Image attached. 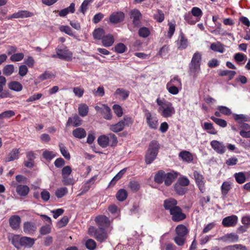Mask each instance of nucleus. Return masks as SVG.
Returning <instances> with one entry per match:
<instances>
[{
	"label": "nucleus",
	"mask_w": 250,
	"mask_h": 250,
	"mask_svg": "<svg viewBox=\"0 0 250 250\" xmlns=\"http://www.w3.org/2000/svg\"><path fill=\"white\" fill-rule=\"evenodd\" d=\"M177 201L174 199H170L165 200L164 202V207L166 209L169 210L170 212L172 209L177 207Z\"/></svg>",
	"instance_id": "c85d7f7f"
},
{
	"label": "nucleus",
	"mask_w": 250,
	"mask_h": 250,
	"mask_svg": "<svg viewBox=\"0 0 250 250\" xmlns=\"http://www.w3.org/2000/svg\"><path fill=\"white\" fill-rule=\"evenodd\" d=\"M167 89L171 94L176 95L177 94L180 90L181 89V87H177L174 85H170L169 84H167L166 85Z\"/></svg>",
	"instance_id": "49530a36"
},
{
	"label": "nucleus",
	"mask_w": 250,
	"mask_h": 250,
	"mask_svg": "<svg viewBox=\"0 0 250 250\" xmlns=\"http://www.w3.org/2000/svg\"><path fill=\"white\" fill-rule=\"evenodd\" d=\"M156 103L159 106L158 112L164 118L172 117L175 113V110L173 104L170 102L164 99L158 98Z\"/></svg>",
	"instance_id": "f257e3e1"
},
{
	"label": "nucleus",
	"mask_w": 250,
	"mask_h": 250,
	"mask_svg": "<svg viewBox=\"0 0 250 250\" xmlns=\"http://www.w3.org/2000/svg\"><path fill=\"white\" fill-rule=\"evenodd\" d=\"M89 108L85 104H81L79 105L78 108L79 113L80 116L84 117L87 115Z\"/></svg>",
	"instance_id": "4c0bfd02"
},
{
	"label": "nucleus",
	"mask_w": 250,
	"mask_h": 250,
	"mask_svg": "<svg viewBox=\"0 0 250 250\" xmlns=\"http://www.w3.org/2000/svg\"><path fill=\"white\" fill-rule=\"evenodd\" d=\"M114 38L112 35L108 34L102 38V44L105 47H109L112 45L114 42Z\"/></svg>",
	"instance_id": "4be33fe9"
},
{
	"label": "nucleus",
	"mask_w": 250,
	"mask_h": 250,
	"mask_svg": "<svg viewBox=\"0 0 250 250\" xmlns=\"http://www.w3.org/2000/svg\"><path fill=\"white\" fill-rule=\"evenodd\" d=\"M56 53L57 56L61 59L66 61H70L72 59V53L65 47L57 49Z\"/></svg>",
	"instance_id": "6e6552de"
},
{
	"label": "nucleus",
	"mask_w": 250,
	"mask_h": 250,
	"mask_svg": "<svg viewBox=\"0 0 250 250\" xmlns=\"http://www.w3.org/2000/svg\"><path fill=\"white\" fill-rule=\"evenodd\" d=\"M9 239L17 249H20L21 237H20L19 235H11L9 236Z\"/></svg>",
	"instance_id": "2f4dec72"
},
{
	"label": "nucleus",
	"mask_w": 250,
	"mask_h": 250,
	"mask_svg": "<svg viewBox=\"0 0 250 250\" xmlns=\"http://www.w3.org/2000/svg\"><path fill=\"white\" fill-rule=\"evenodd\" d=\"M129 188L133 191H137L140 188V184L135 181H130L128 185Z\"/></svg>",
	"instance_id": "bf43d9fd"
},
{
	"label": "nucleus",
	"mask_w": 250,
	"mask_h": 250,
	"mask_svg": "<svg viewBox=\"0 0 250 250\" xmlns=\"http://www.w3.org/2000/svg\"><path fill=\"white\" fill-rule=\"evenodd\" d=\"M16 190L20 196L26 197L28 194L30 189L26 185H18L16 186Z\"/></svg>",
	"instance_id": "f3484780"
},
{
	"label": "nucleus",
	"mask_w": 250,
	"mask_h": 250,
	"mask_svg": "<svg viewBox=\"0 0 250 250\" xmlns=\"http://www.w3.org/2000/svg\"><path fill=\"white\" fill-rule=\"evenodd\" d=\"M35 243V240L28 237H21V247L23 246L27 248L31 247Z\"/></svg>",
	"instance_id": "bb28decb"
},
{
	"label": "nucleus",
	"mask_w": 250,
	"mask_h": 250,
	"mask_svg": "<svg viewBox=\"0 0 250 250\" xmlns=\"http://www.w3.org/2000/svg\"><path fill=\"white\" fill-rule=\"evenodd\" d=\"M176 234L179 236H185L188 233V229L183 225H178L175 229Z\"/></svg>",
	"instance_id": "c9c22d12"
},
{
	"label": "nucleus",
	"mask_w": 250,
	"mask_h": 250,
	"mask_svg": "<svg viewBox=\"0 0 250 250\" xmlns=\"http://www.w3.org/2000/svg\"><path fill=\"white\" fill-rule=\"evenodd\" d=\"M159 148L157 141H152L150 143L145 156V161L147 164H151L156 159Z\"/></svg>",
	"instance_id": "7ed1b4c3"
},
{
	"label": "nucleus",
	"mask_w": 250,
	"mask_h": 250,
	"mask_svg": "<svg viewBox=\"0 0 250 250\" xmlns=\"http://www.w3.org/2000/svg\"><path fill=\"white\" fill-rule=\"evenodd\" d=\"M201 62L202 54L197 51L193 54L189 64V74L194 78H196L201 73Z\"/></svg>",
	"instance_id": "f03ea898"
},
{
	"label": "nucleus",
	"mask_w": 250,
	"mask_h": 250,
	"mask_svg": "<svg viewBox=\"0 0 250 250\" xmlns=\"http://www.w3.org/2000/svg\"><path fill=\"white\" fill-rule=\"evenodd\" d=\"M8 87L12 90L19 92L22 89V84L19 82L12 81L9 83Z\"/></svg>",
	"instance_id": "473e14b6"
},
{
	"label": "nucleus",
	"mask_w": 250,
	"mask_h": 250,
	"mask_svg": "<svg viewBox=\"0 0 250 250\" xmlns=\"http://www.w3.org/2000/svg\"><path fill=\"white\" fill-rule=\"evenodd\" d=\"M132 123L133 120L131 118L125 116L123 120L120 121L117 124L110 125L109 128L111 131L117 133L122 131L125 126H130Z\"/></svg>",
	"instance_id": "39448f33"
},
{
	"label": "nucleus",
	"mask_w": 250,
	"mask_h": 250,
	"mask_svg": "<svg viewBox=\"0 0 250 250\" xmlns=\"http://www.w3.org/2000/svg\"><path fill=\"white\" fill-rule=\"evenodd\" d=\"M9 225L13 229L17 230L19 229L21 223V219L18 215H12L9 219Z\"/></svg>",
	"instance_id": "4468645a"
},
{
	"label": "nucleus",
	"mask_w": 250,
	"mask_h": 250,
	"mask_svg": "<svg viewBox=\"0 0 250 250\" xmlns=\"http://www.w3.org/2000/svg\"><path fill=\"white\" fill-rule=\"evenodd\" d=\"M115 114L118 117H121L123 114V109L119 104H114L112 107Z\"/></svg>",
	"instance_id": "338daca9"
},
{
	"label": "nucleus",
	"mask_w": 250,
	"mask_h": 250,
	"mask_svg": "<svg viewBox=\"0 0 250 250\" xmlns=\"http://www.w3.org/2000/svg\"><path fill=\"white\" fill-rule=\"evenodd\" d=\"M14 72V66L13 64H8L3 69V74L6 76H10Z\"/></svg>",
	"instance_id": "a18cd8bd"
},
{
	"label": "nucleus",
	"mask_w": 250,
	"mask_h": 250,
	"mask_svg": "<svg viewBox=\"0 0 250 250\" xmlns=\"http://www.w3.org/2000/svg\"><path fill=\"white\" fill-rule=\"evenodd\" d=\"M129 92L123 88H118L114 93L116 98L125 100L128 97Z\"/></svg>",
	"instance_id": "412c9836"
},
{
	"label": "nucleus",
	"mask_w": 250,
	"mask_h": 250,
	"mask_svg": "<svg viewBox=\"0 0 250 250\" xmlns=\"http://www.w3.org/2000/svg\"><path fill=\"white\" fill-rule=\"evenodd\" d=\"M179 157H180L184 162L190 163L193 160V156L192 154L187 150H183L179 154Z\"/></svg>",
	"instance_id": "5701e85b"
},
{
	"label": "nucleus",
	"mask_w": 250,
	"mask_h": 250,
	"mask_svg": "<svg viewBox=\"0 0 250 250\" xmlns=\"http://www.w3.org/2000/svg\"><path fill=\"white\" fill-rule=\"evenodd\" d=\"M167 84H169L170 85L171 84V85L182 88L181 81L178 76H174L171 77L170 80L167 83Z\"/></svg>",
	"instance_id": "58836bf2"
},
{
	"label": "nucleus",
	"mask_w": 250,
	"mask_h": 250,
	"mask_svg": "<svg viewBox=\"0 0 250 250\" xmlns=\"http://www.w3.org/2000/svg\"><path fill=\"white\" fill-rule=\"evenodd\" d=\"M178 173L174 171L166 173L164 181L165 185L167 186L170 185L173 180L178 177Z\"/></svg>",
	"instance_id": "aec40b11"
},
{
	"label": "nucleus",
	"mask_w": 250,
	"mask_h": 250,
	"mask_svg": "<svg viewBox=\"0 0 250 250\" xmlns=\"http://www.w3.org/2000/svg\"><path fill=\"white\" fill-rule=\"evenodd\" d=\"M72 135L76 138L82 139L86 137V132L84 128L78 127L73 130Z\"/></svg>",
	"instance_id": "393cba45"
},
{
	"label": "nucleus",
	"mask_w": 250,
	"mask_h": 250,
	"mask_svg": "<svg viewBox=\"0 0 250 250\" xmlns=\"http://www.w3.org/2000/svg\"><path fill=\"white\" fill-rule=\"evenodd\" d=\"M88 233L100 242L104 241L108 237L107 234L104 229L99 228L98 229L93 226H90L89 228Z\"/></svg>",
	"instance_id": "20e7f679"
},
{
	"label": "nucleus",
	"mask_w": 250,
	"mask_h": 250,
	"mask_svg": "<svg viewBox=\"0 0 250 250\" xmlns=\"http://www.w3.org/2000/svg\"><path fill=\"white\" fill-rule=\"evenodd\" d=\"M145 117L149 128L151 129H157L159 125V122L156 114L151 113L148 110H146Z\"/></svg>",
	"instance_id": "423d86ee"
},
{
	"label": "nucleus",
	"mask_w": 250,
	"mask_h": 250,
	"mask_svg": "<svg viewBox=\"0 0 250 250\" xmlns=\"http://www.w3.org/2000/svg\"><path fill=\"white\" fill-rule=\"evenodd\" d=\"M95 221L99 226V228H107L110 226L111 222L109 219L104 215H99L95 218Z\"/></svg>",
	"instance_id": "1a4fd4ad"
},
{
	"label": "nucleus",
	"mask_w": 250,
	"mask_h": 250,
	"mask_svg": "<svg viewBox=\"0 0 250 250\" xmlns=\"http://www.w3.org/2000/svg\"><path fill=\"white\" fill-rule=\"evenodd\" d=\"M126 49V46L123 43H119L114 47V51L120 54L125 52Z\"/></svg>",
	"instance_id": "864d4df0"
},
{
	"label": "nucleus",
	"mask_w": 250,
	"mask_h": 250,
	"mask_svg": "<svg viewBox=\"0 0 250 250\" xmlns=\"http://www.w3.org/2000/svg\"><path fill=\"white\" fill-rule=\"evenodd\" d=\"M42 156L45 159L50 161L54 158L56 155L54 152L46 150L43 152Z\"/></svg>",
	"instance_id": "0e129e2a"
},
{
	"label": "nucleus",
	"mask_w": 250,
	"mask_h": 250,
	"mask_svg": "<svg viewBox=\"0 0 250 250\" xmlns=\"http://www.w3.org/2000/svg\"><path fill=\"white\" fill-rule=\"evenodd\" d=\"M130 17L132 19L133 23L135 26H138L140 19L142 18V14L140 12L136 9H134L132 10L130 13Z\"/></svg>",
	"instance_id": "2eb2a0df"
},
{
	"label": "nucleus",
	"mask_w": 250,
	"mask_h": 250,
	"mask_svg": "<svg viewBox=\"0 0 250 250\" xmlns=\"http://www.w3.org/2000/svg\"><path fill=\"white\" fill-rule=\"evenodd\" d=\"M211 119L216 124L219 125V126L225 127L227 126V122L221 119L216 118L214 116H212L210 117Z\"/></svg>",
	"instance_id": "69168bd1"
},
{
	"label": "nucleus",
	"mask_w": 250,
	"mask_h": 250,
	"mask_svg": "<svg viewBox=\"0 0 250 250\" xmlns=\"http://www.w3.org/2000/svg\"><path fill=\"white\" fill-rule=\"evenodd\" d=\"M138 34L141 37L146 38L149 35L150 31L148 28L143 27L139 29Z\"/></svg>",
	"instance_id": "6e6d98bb"
},
{
	"label": "nucleus",
	"mask_w": 250,
	"mask_h": 250,
	"mask_svg": "<svg viewBox=\"0 0 250 250\" xmlns=\"http://www.w3.org/2000/svg\"><path fill=\"white\" fill-rule=\"evenodd\" d=\"M104 108L103 112L102 114H103L104 118L106 120H111L112 118V114L110 108L108 106Z\"/></svg>",
	"instance_id": "09e8293b"
},
{
	"label": "nucleus",
	"mask_w": 250,
	"mask_h": 250,
	"mask_svg": "<svg viewBox=\"0 0 250 250\" xmlns=\"http://www.w3.org/2000/svg\"><path fill=\"white\" fill-rule=\"evenodd\" d=\"M73 91L76 97H82L84 93V89L81 86L75 87L73 89Z\"/></svg>",
	"instance_id": "680f3d73"
},
{
	"label": "nucleus",
	"mask_w": 250,
	"mask_h": 250,
	"mask_svg": "<svg viewBox=\"0 0 250 250\" xmlns=\"http://www.w3.org/2000/svg\"><path fill=\"white\" fill-rule=\"evenodd\" d=\"M62 179V183L64 185H73L75 184V181L73 178L69 177V176H63Z\"/></svg>",
	"instance_id": "e2e57ef3"
},
{
	"label": "nucleus",
	"mask_w": 250,
	"mask_h": 250,
	"mask_svg": "<svg viewBox=\"0 0 250 250\" xmlns=\"http://www.w3.org/2000/svg\"><path fill=\"white\" fill-rule=\"evenodd\" d=\"M234 119L239 124L244 122H250V117L245 114H233Z\"/></svg>",
	"instance_id": "c756f323"
},
{
	"label": "nucleus",
	"mask_w": 250,
	"mask_h": 250,
	"mask_svg": "<svg viewBox=\"0 0 250 250\" xmlns=\"http://www.w3.org/2000/svg\"><path fill=\"white\" fill-rule=\"evenodd\" d=\"M124 17L125 16L123 12H114L110 15L109 20L111 23H116L123 21Z\"/></svg>",
	"instance_id": "6ab92c4d"
},
{
	"label": "nucleus",
	"mask_w": 250,
	"mask_h": 250,
	"mask_svg": "<svg viewBox=\"0 0 250 250\" xmlns=\"http://www.w3.org/2000/svg\"><path fill=\"white\" fill-rule=\"evenodd\" d=\"M82 120L77 116L75 115L72 117H69L66 123V126L72 125L74 126H78L82 124Z\"/></svg>",
	"instance_id": "a878e982"
},
{
	"label": "nucleus",
	"mask_w": 250,
	"mask_h": 250,
	"mask_svg": "<svg viewBox=\"0 0 250 250\" xmlns=\"http://www.w3.org/2000/svg\"><path fill=\"white\" fill-rule=\"evenodd\" d=\"M96 246V243L92 239H89L85 242V246L88 250H94L95 249Z\"/></svg>",
	"instance_id": "13d9d810"
},
{
	"label": "nucleus",
	"mask_w": 250,
	"mask_h": 250,
	"mask_svg": "<svg viewBox=\"0 0 250 250\" xmlns=\"http://www.w3.org/2000/svg\"><path fill=\"white\" fill-rule=\"evenodd\" d=\"M226 250H247L246 246L241 244L230 245L225 247Z\"/></svg>",
	"instance_id": "de8ad7c7"
},
{
	"label": "nucleus",
	"mask_w": 250,
	"mask_h": 250,
	"mask_svg": "<svg viewBox=\"0 0 250 250\" xmlns=\"http://www.w3.org/2000/svg\"><path fill=\"white\" fill-rule=\"evenodd\" d=\"M35 225L29 222H25L23 224V231L26 233H31L36 230Z\"/></svg>",
	"instance_id": "72a5a7b5"
},
{
	"label": "nucleus",
	"mask_w": 250,
	"mask_h": 250,
	"mask_svg": "<svg viewBox=\"0 0 250 250\" xmlns=\"http://www.w3.org/2000/svg\"><path fill=\"white\" fill-rule=\"evenodd\" d=\"M191 14L195 17L197 21H198L203 15L202 10L198 7H194L191 9Z\"/></svg>",
	"instance_id": "79ce46f5"
},
{
	"label": "nucleus",
	"mask_w": 250,
	"mask_h": 250,
	"mask_svg": "<svg viewBox=\"0 0 250 250\" xmlns=\"http://www.w3.org/2000/svg\"><path fill=\"white\" fill-rule=\"evenodd\" d=\"M237 222V216L232 215L225 217L222 220V224L225 227H230L235 226Z\"/></svg>",
	"instance_id": "f8f14e48"
},
{
	"label": "nucleus",
	"mask_w": 250,
	"mask_h": 250,
	"mask_svg": "<svg viewBox=\"0 0 250 250\" xmlns=\"http://www.w3.org/2000/svg\"><path fill=\"white\" fill-rule=\"evenodd\" d=\"M211 147L218 153L224 154L226 150V146L223 142L213 140L210 142Z\"/></svg>",
	"instance_id": "9b49d317"
},
{
	"label": "nucleus",
	"mask_w": 250,
	"mask_h": 250,
	"mask_svg": "<svg viewBox=\"0 0 250 250\" xmlns=\"http://www.w3.org/2000/svg\"><path fill=\"white\" fill-rule=\"evenodd\" d=\"M98 143L99 145L103 147H105L109 144V137L108 135H102L100 136L98 139Z\"/></svg>",
	"instance_id": "f704fd0d"
},
{
	"label": "nucleus",
	"mask_w": 250,
	"mask_h": 250,
	"mask_svg": "<svg viewBox=\"0 0 250 250\" xmlns=\"http://www.w3.org/2000/svg\"><path fill=\"white\" fill-rule=\"evenodd\" d=\"M172 220L175 222H179L186 218V215L182 212L181 208L179 207H175L170 212Z\"/></svg>",
	"instance_id": "0eeeda50"
},
{
	"label": "nucleus",
	"mask_w": 250,
	"mask_h": 250,
	"mask_svg": "<svg viewBox=\"0 0 250 250\" xmlns=\"http://www.w3.org/2000/svg\"><path fill=\"white\" fill-rule=\"evenodd\" d=\"M97 176L95 175L88 180L82 187V192H86L87 191L92 185L94 184L95 181L97 179Z\"/></svg>",
	"instance_id": "7c9ffc66"
},
{
	"label": "nucleus",
	"mask_w": 250,
	"mask_h": 250,
	"mask_svg": "<svg viewBox=\"0 0 250 250\" xmlns=\"http://www.w3.org/2000/svg\"><path fill=\"white\" fill-rule=\"evenodd\" d=\"M93 0H84L83 2L82 3L80 8V11L83 14H84L85 12L86 11L88 6L89 4L92 2Z\"/></svg>",
	"instance_id": "052dcab7"
},
{
	"label": "nucleus",
	"mask_w": 250,
	"mask_h": 250,
	"mask_svg": "<svg viewBox=\"0 0 250 250\" xmlns=\"http://www.w3.org/2000/svg\"><path fill=\"white\" fill-rule=\"evenodd\" d=\"M178 48L180 50L186 49L188 46V40L183 33H181L177 41Z\"/></svg>",
	"instance_id": "a211bd4d"
},
{
	"label": "nucleus",
	"mask_w": 250,
	"mask_h": 250,
	"mask_svg": "<svg viewBox=\"0 0 250 250\" xmlns=\"http://www.w3.org/2000/svg\"><path fill=\"white\" fill-rule=\"evenodd\" d=\"M104 34V30L102 28H99L94 31L93 35L95 39L102 40V38L105 35Z\"/></svg>",
	"instance_id": "c03bdc74"
},
{
	"label": "nucleus",
	"mask_w": 250,
	"mask_h": 250,
	"mask_svg": "<svg viewBox=\"0 0 250 250\" xmlns=\"http://www.w3.org/2000/svg\"><path fill=\"white\" fill-rule=\"evenodd\" d=\"M239 239L238 235L234 233H230L226 234L223 236L218 238L219 240H221L223 242H229L231 243L236 242Z\"/></svg>",
	"instance_id": "dca6fc26"
},
{
	"label": "nucleus",
	"mask_w": 250,
	"mask_h": 250,
	"mask_svg": "<svg viewBox=\"0 0 250 250\" xmlns=\"http://www.w3.org/2000/svg\"><path fill=\"white\" fill-rule=\"evenodd\" d=\"M19 153L20 149L14 148L12 149L8 156L5 158V161L8 162L19 159Z\"/></svg>",
	"instance_id": "b1692460"
},
{
	"label": "nucleus",
	"mask_w": 250,
	"mask_h": 250,
	"mask_svg": "<svg viewBox=\"0 0 250 250\" xmlns=\"http://www.w3.org/2000/svg\"><path fill=\"white\" fill-rule=\"evenodd\" d=\"M234 176L236 182L240 184H243L246 180V175L242 172L235 173Z\"/></svg>",
	"instance_id": "ea45409f"
},
{
	"label": "nucleus",
	"mask_w": 250,
	"mask_h": 250,
	"mask_svg": "<svg viewBox=\"0 0 250 250\" xmlns=\"http://www.w3.org/2000/svg\"><path fill=\"white\" fill-rule=\"evenodd\" d=\"M116 198L119 201L125 200L127 197V192L125 189H120L116 193Z\"/></svg>",
	"instance_id": "e433bc0d"
},
{
	"label": "nucleus",
	"mask_w": 250,
	"mask_h": 250,
	"mask_svg": "<svg viewBox=\"0 0 250 250\" xmlns=\"http://www.w3.org/2000/svg\"><path fill=\"white\" fill-rule=\"evenodd\" d=\"M236 74V72L231 70H222L219 72V75L221 76H227L229 78V80L232 79L234 75Z\"/></svg>",
	"instance_id": "8fccbe9b"
},
{
	"label": "nucleus",
	"mask_w": 250,
	"mask_h": 250,
	"mask_svg": "<svg viewBox=\"0 0 250 250\" xmlns=\"http://www.w3.org/2000/svg\"><path fill=\"white\" fill-rule=\"evenodd\" d=\"M67 192V188L65 187H62L58 188L56 190L55 192V195L58 198H60L64 196L65 194H66Z\"/></svg>",
	"instance_id": "603ef678"
},
{
	"label": "nucleus",
	"mask_w": 250,
	"mask_h": 250,
	"mask_svg": "<svg viewBox=\"0 0 250 250\" xmlns=\"http://www.w3.org/2000/svg\"><path fill=\"white\" fill-rule=\"evenodd\" d=\"M154 18L159 22H162L164 20V13L160 10H157L154 14Z\"/></svg>",
	"instance_id": "774afa93"
},
{
	"label": "nucleus",
	"mask_w": 250,
	"mask_h": 250,
	"mask_svg": "<svg viewBox=\"0 0 250 250\" xmlns=\"http://www.w3.org/2000/svg\"><path fill=\"white\" fill-rule=\"evenodd\" d=\"M33 13L30 12L27 10H20L17 12L14 13L12 15L8 17V19L26 18L33 16Z\"/></svg>",
	"instance_id": "ddd939ff"
},
{
	"label": "nucleus",
	"mask_w": 250,
	"mask_h": 250,
	"mask_svg": "<svg viewBox=\"0 0 250 250\" xmlns=\"http://www.w3.org/2000/svg\"><path fill=\"white\" fill-rule=\"evenodd\" d=\"M193 176L199 190L201 192L204 193L206 190V188L205 186V180L203 175L198 171H195L193 173Z\"/></svg>",
	"instance_id": "9d476101"
},
{
	"label": "nucleus",
	"mask_w": 250,
	"mask_h": 250,
	"mask_svg": "<svg viewBox=\"0 0 250 250\" xmlns=\"http://www.w3.org/2000/svg\"><path fill=\"white\" fill-rule=\"evenodd\" d=\"M166 173L163 171H159L158 172L154 177V181L158 184H161L164 181H165Z\"/></svg>",
	"instance_id": "37998d69"
},
{
	"label": "nucleus",
	"mask_w": 250,
	"mask_h": 250,
	"mask_svg": "<svg viewBox=\"0 0 250 250\" xmlns=\"http://www.w3.org/2000/svg\"><path fill=\"white\" fill-rule=\"evenodd\" d=\"M210 48L214 51L220 53H223L225 51L224 46L219 42L212 43L210 45Z\"/></svg>",
	"instance_id": "a19ab883"
},
{
	"label": "nucleus",
	"mask_w": 250,
	"mask_h": 250,
	"mask_svg": "<svg viewBox=\"0 0 250 250\" xmlns=\"http://www.w3.org/2000/svg\"><path fill=\"white\" fill-rule=\"evenodd\" d=\"M193 16L191 13H188L185 15L184 19L189 24H194L197 21L196 19H194L193 18Z\"/></svg>",
	"instance_id": "5fc2aeb1"
},
{
	"label": "nucleus",
	"mask_w": 250,
	"mask_h": 250,
	"mask_svg": "<svg viewBox=\"0 0 250 250\" xmlns=\"http://www.w3.org/2000/svg\"><path fill=\"white\" fill-rule=\"evenodd\" d=\"M59 148L62 156L66 159L69 160L70 159V154L68 152L66 148L64 146V145L62 143H60L59 144Z\"/></svg>",
	"instance_id": "3c124183"
},
{
	"label": "nucleus",
	"mask_w": 250,
	"mask_h": 250,
	"mask_svg": "<svg viewBox=\"0 0 250 250\" xmlns=\"http://www.w3.org/2000/svg\"><path fill=\"white\" fill-rule=\"evenodd\" d=\"M232 187V183L229 181H225L221 186V193L223 196H226Z\"/></svg>",
	"instance_id": "cd10ccee"
},
{
	"label": "nucleus",
	"mask_w": 250,
	"mask_h": 250,
	"mask_svg": "<svg viewBox=\"0 0 250 250\" xmlns=\"http://www.w3.org/2000/svg\"><path fill=\"white\" fill-rule=\"evenodd\" d=\"M174 189L176 192L180 195H184L186 191V189L184 186L180 185L177 183H176L174 185Z\"/></svg>",
	"instance_id": "4d7b16f0"
}]
</instances>
